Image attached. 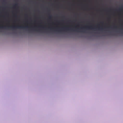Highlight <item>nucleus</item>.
<instances>
[{
    "label": "nucleus",
    "instance_id": "obj_1",
    "mask_svg": "<svg viewBox=\"0 0 123 123\" xmlns=\"http://www.w3.org/2000/svg\"><path fill=\"white\" fill-rule=\"evenodd\" d=\"M7 27L8 29H9L10 28H12L13 29H15L16 28H18L20 29H25L27 27V26H24L23 25L21 26H0V28L1 29H6V28Z\"/></svg>",
    "mask_w": 123,
    "mask_h": 123
},
{
    "label": "nucleus",
    "instance_id": "obj_2",
    "mask_svg": "<svg viewBox=\"0 0 123 123\" xmlns=\"http://www.w3.org/2000/svg\"><path fill=\"white\" fill-rule=\"evenodd\" d=\"M29 32H31V0H29Z\"/></svg>",
    "mask_w": 123,
    "mask_h": 123
},
{
    "label": "nucleus",
    "instance_id": "obj_3",
    "mask_svg": "<svg viewBox=\"0 0 123 123\" xmlns=\"http://www.w3.org/2000/svg\"><path fill=\"white\" fill-rule=\"evenodd\" d=\"M85 28H88L89 29H95V28H94L92 26H86L85 27ZM85 27H83L82 28H81V29H84Z\"/></svg>",
    "mask_w": 123,
    "mask_h": 123
},
{
    "label": "nucleus",
    "instance_id": "obj_4",
    "mask_svg": "<svg viewBox=\"0 0 123 123\" xmlns=\"http://www.w3.org/2000/svg\"><path fill=\"white\" fill-rule=\"evenodd\" d=\"M68 28H62V29L61 30H56V31H63V29L64 28H65V29L66 30H68Z\"/></svg>",
    "mask_w": 123,
    "mask_h": 123
},
{
    "label": "nucleus",
    "instance_id": "obj_5",
    "mask_svg": "<svg viewBox=\"0 0 123 123\" xmlns=\"http://www.w3.org/2000/svg\"><path fill=\"white\" fill-rule=\"evenodd\" d=\"M48 15H49L48 18L49 19H51L52 17V16L50 14V13H49L48 14Z\"/></svg>",
    "mask_w": 123,
    "mask_h": 123
},
{
    "label": "nucleus",
    "instance_id": "obj_6",
    "mask_svg": "<svg viewBox=\"0 0 123 123\" xmlns=\"http://www.w3.org/2000/svg\"><path fill=\"white\" fill-rule=\"evenodd\" d=\"M38 27L37 26L35 27V31L37 32H38L40 31V30L38 29L37 28Z\"/></svg>",
    "mask_w": 123,
    "mask_h": 123
},
{
    "label": "nucleus",
    "instance_id": "obj_7",
    "mask_svg": "<svg viewBox=\"0 0 123 123\" xmlns=\"http://www.w3.org/2000/svg\"><path fill=\"white\" fill-rule=\"evenodd\" d=\"M18 4L17 3H16L14 5V7H15L18 6Z\"/></svg>",
    "mask_w": 123,
    "mask_h": 123
},
{
    "label": "nucleus",
    "instance_id": "obj_8",
    "mask_svg": "<svg viewBox=\"0 0 123 123\" xmlns=\"http://www.w3.org/2000/svg\"><path fill=\"white\" fill-rule=\"evenodd\" d=\"M98 29L99 30H100V29L102 30H103V28H100L99 27H98Z\"/></svg>",
    "mask_w": 123,
    "mask_h": 123
},
{
    "label": "nucleus",
    "instance_id": "obj_9",
    "mask_svg": "<svg viewBox=\"0 0 123 123\" xmlns=\"http://www.w3.org/2000/svg\"><path fill=\"white\" fill-rule=\"evenodd\" d=\"M114 28H117V27L116 26V27H114Z\"/></svg>",
    "mask_w": 123,
    "mask_h": 123
},
{
    "label": "nucleus",
    "instance_id": "obj_10",
    "mask_svg": "<svg viewBox=\"0 0 123 123\" xmlns=\"http://www.w3.org/2000/svg\"><path fill=\"white\" fill-rule=\"evenodd\" d=\"M79 30V29H77V30H76L75 31H78Z\"/></svg>",
    "mask_w": 123,
    "mask_h": 123
},
{
    "label": "nucleus",
    "instance_id": "obj_11",
    "mask_svg": "<svg viewBox=\"0 0 123 123\" xmlns=\"http://www.w3.org/2000/svg\"><path fill=\"white\" fill-rule=\"evenodd\" d=\"M31 32L32 31V25H31Z\"/></svg>",
    "mask_w": 123,
    "mask_h": 123
},
{
    "label": "nucleus",
    "instance_id": "obj_12",
    "mask_svg": "<svg viewBox=\"0 0 123 123\" xmlns=\"http://www.w3.org/2000/svg\"><path fill=\"white\" fill-rule=\"evenodd\" d=\"M15 17H17V15H16L15 16Z\"/></svg>",
    "mask_w": 123,
    "mask_h": 123
},
{
    "label": "nucleus",
    "instance_id": "obj_13",
    "mask_svg": "<svg viewBox=\"0 0 123 123\" xmlns=\"http://www.w3.org/2000/svg\"><path fill=\"white\" fill-rule=\"evenodd\" d=\"M119 10H121V9H119Z\"/></svg>",
    "mask_w": 123,
    "mask_h": 123
},
{
    "label": "nucleus",
    "instance_id": "obj_14",
    "mask_svg": "<svg viewBox=\"0 0 123 123\" xmlns=\"http://www.w3.org/2000/svg\"><path fill=\"white\" fill-rule=\"evenodd\" d=\"M71 30H73V29H71Z\"/></svg>",
    "mask_w": 123,
    "mask_h": 123
},
{
    "label": "nucleus",
    "instance_id": "obj_15",
    "mask_svg": "<svg viewBox=\"0 0 123 123\" xmlns=\"http://www.w3.org/2000/svg\"><path fill=\"white\" fill-rule=\"evenodd\" d=\"M110 34L111 35V32H110Z\"/></svg>",
    "mask_w": 123,
    "mask_h": 123
},
{
    "label": "nucleus",
    "instance_id": "obj_16",
    "mask_svg": "<svg viewBox=\"0 0 123 123\" xmlns=\"http://www.w3.org/2000/svg\"><path fill=\"white\" fill-rule=\"evenodd\" d=\"M14 33H16L15 32H14Z\"/></svg>",
    "mask_w": 123,
    "mask_h": 123
},
{
    "label": "nucleus",
    "instance_id": "obj_17",
    "mask_svg": "<svg viewBox=\"0 0 123 123\" xmlns=\"http://www.w3.org/2000/svg\"><path fill=\"white\" fill-rule=\"evenodd\" d=\"M52 29V28H51V29H51V30Z\"/></svg>",
    "mask_w": 123,
    "mask_h": 123
},
{
    "label": "nucleus",
    "instance_id": "obj_18",
    "mask_svg": "<svg viewBox=\"0 0 123 123\" xmlns=\"http://www.w3.org/2000/svg\"><path fill=\"white\" fill-rule=\"evenodd\" d=\"M31 8H32V7H31Z\"/></svg>",
    "mask_w": 123,
    "mask_h": 123
}]
</instances>
